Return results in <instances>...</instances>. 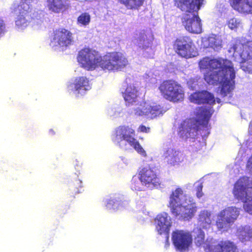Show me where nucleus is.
Masks as SVG:
<instances>
[{"mask_svg":"<svg viewBox=\"0 0 252 252\" xmlns=\"http://www.w3.org/2000/svg\"><path fill=\"white\" fill-rule=\"evenodd\" d=\"M142 182L146 188H157L160 185V180L154 171L148 167L142 168L138 172Z\"/></svg>","mask_w":252,"mask_h":252,"instance_id":"412c9836","label":"nucleus"},{"mask_svg":"<svg viewBox=\"0 0 252 252\" xmlns=\"http://www.w3.org/2000/svg\"><path fill=\"white\" fill-rule=\"evenodd\" d=\"M80 65L87 70L101 68L103 70H121L128 64V61L121 53L113 52L100 56L95 50L85 48L77 56Z\"/></svg>","mask_w":252,"mask_h":252,"instance_id":"f03ea898","label":"nucleus"},{"mask_svg":"<svg viewBox=\"0 0 252 252\" xmlns=\"http://www.w3.org/2000/svg\"><path fill=\"white\" fill-rule=\"evenodd\" d=\"M169 204L172 214L180 220H189L196 211L193 197L184 193L183 189L180 187L172 191L169 197Z\"/></svg>","mask_w":252,"mask_h":252,"instance_id":"7ed1b4c3","label":"nucleus"},{"mask_svg":"<svg viewBox=\"0 0 252 252\" xmlns=\"http://www.w3.org/2000/svg\"><path fill=\"white\" fill-rule=\"evenodd\" d=\"M6 32V26L3 20L0 19V38L2 37Z\"/></svg>","mask_w":252,"mask_h":252,"instance_id":"58836bf2","label":"nucleus"},{"mask_svg":"<svg viewBox=\"0 0 252 252\" xmlns=\"http://www.w3.org/2000/svg\"><path fill=\"white\" fill-rule=\"evenodd\" d=\"M232 8L242 14H252V0H229Z\"/></svg>","mask_w":252,"mask_h":252,"instance_id":"5701e85b","label":"nucleus"},{"mask_svg":"<svg viewBox=\"0 0 252 252\" xmlns=\"http://www.w3.org/2000/svg\"><path fill=\"white\" fill-rule=\"evenodd\" d=\"M67 0H47L46 6L48 10L54 13L63 12L67 8Z\"/></svg>","mask_w":252,"mask_h":252,"instance_id":"a878e982","label":"nucleus"},{"mask_svg":"<svg viewBox=\"0 0 252 252\" xmlns=\"http://www.w3.org/2000/svg\"><path fill=\"white\" fill-rule=\"evenodd\" d=\"M174 48L179 55L186 59L195 57L197 55L194 45L188 37L177 39L174 44Z\"/></svg>","mask_w":252,"mask_h":252,"instance_id":"2eb2a0df","label":"nucleus"},{"mask_svg":"<svg viewBox=\"0 0 252 252\" xmlns=\"http://www.w3.org/2000/svg\"><path fill=\"white\" fill-rule=\"evenodd\" d=\"M195 244L198 247H202L206 252H210L215 240L212 238H208L205 240L204 232L199 227H196L192 231Z\"/></svg>","mask_w":252,"mask_h":252,"instance_id":"4be33fe9","label":"nucleus"},{"mask_svg":"<svg viewBox=\"0 0 252 252\" xmlns=\"http://www.w3.org/2000/svg\"><path fill=\"white\" fill-rule=\"evenodd\" d=\"M130 188L132 190L135 191H143L147 189L145 184L142 182L139 173L137 175H134L132 177L130 183Z\"/></svg>","mask_w":252,"mask_h":252,"instance_id":"7c9ffc66","label":"nucleus"},{"mask_svg":"<svg viewBox=\"0 0 252 252\" xmlns=\"http://www.w3.org/2000/svg\"><path fill=\"white\" fill-rule=\"evenodd\" d=\"M203 184L201 181H198L194 184V190L197 198L200 199L203 196L202 192Z\"/></svg>","mask_w":252,"mask_h":252,"instance_id":"c9c22d12","label":"nucleus"},{"mask_svg":"<svg viewBox=\"0 0 252 252\" xmlns=\"http://www.w3.org/2000/svg\"><path fill=\"white\" fill-rule=\"evenodd\" d=\"M213 220V217L211 212L204 210L199 214L198 223L200 226L207 229L211 227Z\"/></svg>","mask_w":252,"mask_h":252,"instance_id":"cd10ccee","label":"nucleus"},{"mask_svg":"<svg viewBox=\"0 0 252 252\" xmlns=\"http://www.w3.org/2000/svg\"><path fill=\"white\" fill-rule=\"evenodd\" d=\"M216 101L218 103H220V100L219 98H217Z\"/></svg>","mask_w":252,"mask_h":252,"instance_id":"c03bdc74","label":"nucleus"},{"mask_svg":"<svg viewBox=\"0 0 252 252\" xmlns=\"http://www.w3.org/2000/svg\"><path fill=\"white\" fill-rule=\"evenodd\" d=\"M213 113L209 108H200L197 110L195 119H189L181 123L178 129V136L184 141L194 142L197 135L198 125L206 126Z\"/></svg>","mask_w":252,"mask_h":252,"instance_id":"20e7f679","label":"nucleus"},{"mask_svg":"<svg viewBox=\"0 0 252 252\" xmlns=\"http://www.w3.org/2000/svg\"><path fill=\"white\" fill-rule=\"evenodd\" d=\"M158 89L162 96L170 102H178L184 99V89L175 81H164L159 85Z\"/></svg>","mask_w":252,"mask_h":252,"instance_id":"9d476101","label":"nucleus"},{"mask_svg":"<svg viewBox=\"0 0 252 252\" xmlns=\"http://www.w3.org/2000/svg\"><path fill=\"white\" fill-rule=\"evenodd\" d=\"M135 131L129 126L117 127L113 132L111 139L113 142L121 149L126 150L128 145L132 147L141 156L146 158L147 153L139 142L135 138Z\"/></svg>","mask_w":252,"mask_h":252,"instance_id":"423d86ee","label":"nucleus"},{"mask_svg":"<svg viewBox=\"0 0 252 252\" xmlns=\"http://www.w3.org/2000/svg\"><path fill=\"white\" fill-rule=\"evenodd\" d=\"M56 133L55 130L53 129H50L49 130V134L50 135H55Z\"/></svg>","mask_w":252,"mask_h":252,"instance_id":"37998d69","label":"nucleus"},{"mask_svg":"<svg viewBox=\"0 0 252 252\" xmlns=\"http://www.w3.org/2000/svg\"><path fill=\"white\" fill-rule=\"evenodd\" d=\"M73 42L72 33L64 29H60L54 32L50 45L55 50L71 45Z\"/></svg>","mask_w":252,"mask_h":252,"instance_id":"f3484780","label":"nucleus"},{"mask_svg":"<svg viewBox=\"0 0 252 252\" xmlns=\"http://www.w3.org/2000/svg\"><path fill=\"white\" fill-rule=\"evenodd\" d=\"M105 1V0H100V2H101V3H102L103 1Z\"/></svg>","mask_w":252,"mask_h":252,"instance_id":"49530a36","label":"nucleus"},{"mask_svg":"<svg viewBox=\"0 0 252 252\" xmlns=\"http://www.w3.org/2000/svg\"><path fill=\"white\" fill-rule=\"evenodd\" d=\"M119 203H120V204H122L123 205V209L128 204V202L126 201V200H125L124 198L123 200H122V201L121 202H116V203H115V205H118L119 204Z\"/></svg>","mask_w":252,"mask_h":252,"instance_id":"79ce46f5","label":"nucleus"},{"mask_svg":"<svg viewBox=\"0 0 252 252\" xmlns=\"http://www.w3.org/2000/svg\"><path fill=\"white\" fill-rule=\"evenodd\" d=\"M222 42L221 36L217 34H212L202 39V45L204 48H211L216 51L222 47Z\"/></svg>","mask_w":252,"mask_h":252,"instance_id":"b1692460","label":"nucleus"},{"mask_svg":"<svg viewBox=\"0 0 252 252\" xmlns=\"http://www.w3.org/2000/svg\"><path fill=\"white\" fill-rule=\"evenodd\" d=\"M189 99L191 102L194 103L201 104L206 103L208 106L200 107V108H206L207 109L211 108L214 111L211 105L215 104L216 100L214 95L209 92L203 91L193 93L190 95ZM200 107H198L196 109V111ZM196 112H195V113Z\"/></svg>","mask_w":252,"mask_h":252,"instance_id":"aec40b11","label":"nucleus"},{"mask_svg":"<svg viewBox=\"0 0 252 252\" xmlns=\"http://www.w3.org/2000/svg\"><path fill=\"white\" fill-rule=\"evenodd\" d=\"M77 182H78V184H82V181L81 180H78Z\"/></svg>","mask_w":252,"mask_h":252,"instance_id":"a18cd8bd","label":"nucleus"},{"mask_svg":"<svg viewBox=\"0 0 252 252\" xmlns=\"http://www.w3.org/2000/svg\"><path fill=\"white\" fill-rule=\"evenodd\" d=\"M189 88L192 90L196 89L198 86V79L197 77L190 78L187 82Z\"/></svg>","mask_w":252,"mask_h":252,"instance_id":"e433bc0d","label":"nucleus"},{"mask_svg":"<svg viewBox=\"0 0 252 252\" xmlns=\"http://www.w3.org/2000/svg\"><path fill=\"white\" fill-rule=\"evenodd\" d=\"M226 25L230 30L236 31L242 28L243 23L240 18L231 17L227 19Z\"/></svg>","mask_w":252,"mask_h":252,"instance_id":"473e14b6","label":"nucleus"},{"mask_svg":"<svg viewBox=\"0 0 252 252\" xmlns=\"http://www.w3.org/2000/svg\"><path fill=\"white\" fill-rule=\"evenodd\" d=\"M162 156L165 162L173 166L179 165L184 161L185 158L181 151L172 146L165 148Z\"/></svg>","mask_w":252,"mask_h":252,"instance_id":"6ab92c4d","label":"nucleus"},{"mask_svg":"<svg viewBox=\"0 0 252 252\" xmlns=\"http://www.w3.org/2000/svg\"><path fill=\"white\" fill-rule=\"evenodd\" d=\"M133 114L136 117H145L154 119L162 116L166 110L155 102H145L133 108Z\"/></svg>","mask_w":252,"mask_h":252,"instance_id":"f8f14e48","label":"nucleus"},{"mask_svg":"<svg viewBox=\"0 0 252 252\" xmlns=\"http://www.w3.org/2000/svg\"><path fill=\"white\" fill-rule=\"evenodd\" d=\"M152 36L142 32L138 37H134L132 42L139 49L142 56L148 58L153 57L154 55V51L152 48Z\"/></svg>","mask_w":252,"mask_h":252,"instance_id":"dca6fc26","label":"nucleus"},{"mask_svg":"<svg viewBox=\"0 0 252 252\" xmlns=\"http://www.w3.org/2000/svg\"><path fill=\"white\" fill-rule=\"evenodd\" d=\"M91 16L88 13L81 14L77 18V24L80 26H86L90 22Z\"/></svg>","mask_w":252,"mask_h":252,"instance_id":"f704fd0d","label":"nucleus"},{"mask_svg":"<svg viewBox=\"0 0 252 252\" xmlns=\"http://www.w3.org/2000/svg\"><path fill=\"white\" fill-rule=\"evenodd\" d=\"M199 66L208 84H220L218 93L222 96H226L233 90L235 71L231 62L222 58L206 57L200 61Z\"/></svg>","mask_w":252,"mask_h":252,"instance_id":"f257e3e1","label":"nucleus"},{"mask_svg":"<svg viewBox=\"0 0 252 252\" xmlns=\"http://www.w3.org/2000/svg\"><path fill=\"white\" fill-rule=\"evenodd\" d=\"M236 235L242 242L252 240V229L249 226H241L237 228Z\"/></svg>","mask_w":252,"mask_h":252,"instance_id":"c756f323","label":"nucleus"},{"mask_svg":"<svg viewBox=\"0 0 252 252\" xmlns=\"http://www.w3.org/2000/svg\"><path fill=\"white\" fill-rule=\"evenodd\" d=\"M91 88L90 81L85 76L77 77L67 84V92L77 97L85 95Z\"/></svg>","mask_w":252,"mask_h":252,"instance_id":"ddd939ff","label":"nucleus"},{"mask_svg":"<svg viewBox=\"0 0 252 252\" xmlns=\"http://www.w3.org/2000/svg\"><path fill=\"white\" fill-rule=\"evenodd\" d=\"M210 252H237L233 243L229 241H220L218 245L213 244Z\"/></svg>","mask_w":252,"mask_h":252,"instance_id":"bb28decb","label":"nucleus"},{"mask_svg":"<svg viewBox=\"0 0 252 252\" xmlns=\"http://www.w3.org/2000/svg\"><path fill=\"white\" fill-rule=\"evenodd\" d=\"M171 239L175 249L180 252L188 251L192 242L191 233L184 230H176L173 231Z\"/></svg>","mask_w":252,"mask_h":252,"instance_id":"4468645a","label":"nucleus"},{"mask_svg":"<svg viewBox=\"0 0 252 252\" xmlns=\"http://www.w3.org/2000/svg\"><path fill=\"white\" fill-rule=\"evenodd\" d=\"M233 52V57L240 63L241 68L245 72L252 74V62L246 61L252 59V40H248L244 43L236 41L229 50Z\"/></svg>","mask_w":252,"mask_h":252,"instance_id":"6e6552de","label":"nucleus"},{"mask_svg":"<svg viewBox=\"0 0 252 252\" xmlns=\"http://www.w3.org/2000/svg\"><path fill=\"white\" fill-rule=\"evenodd\" d=\"M122 93L127 105H133L137 102V90L134 85H128Z\"/></svg>","mask_w":252,"mask_h":252,"instance_id":"393cba45","label":"nucleus"},{"mask_svg":"<svg viewBox=\"0 0 252 252\" xmlns=\"http://www.w3.org/2000/svg\"><path fill=\"white\" fill-rule=\"evenodd\" d=\"M107 113L110 117H117L122 115L123 109L120 105L114 104L107 107Z\"/></svg>","mask_w":252,"mask_h":252,"instance_id":"72a5a7b5","label":"nucleus"},{"mask_svg":"<svg viewBox=\"0 0 252 252\" xmlns=\"http://www.w3.org/2000/svg\"><path fill=\"white\" fill-rule=\"evenodd\" d=\"M124 196L120 194L115 195L113 196L106 198L104 200V204L108 210L117 211L123 209V205L119 204L115 205L116 202H121L123 200Z\"/></svg>","mask_w":252,"mask_h":252,"instance_id":"c85d7f7f","label":"nucleus"},{"mask_svg":"<svg viewBox=\"0 0 252 252\" xmlns=\"http://www.w3.org/2000/svg\"><path fill=\"white\" fill-rule=\"evenodd\" d=\"M28 1L21 0L19 3L14 2L11 6V12L14 15V27L16 31H24L30 24L28 14L30 5Z\"/></svg>","mask_w":252,"mask_h":252,"instance_id":"1a4fd4ad","label":"nucleus"},{"mask_svg":"<svg viewBox=\"0 0 252 252\" xmlns=\"http://www.w3.org/2000/svg\"><path fill=\"white\" fill-rule=\"evenodd\" d=\"M240 215V209L235 206H227L218 214L216 224L220 231H227L237 219Z\"/></svg>","mask_w":252,"mask_h":252,"instance_id":"9b49d317","label":"nucleus"},{"mask_svg":"<svg viewBox=\"0 0 252 252\" xmlns=\"http://www.w3.org/2000/svg\"><path fill=\"white\" fill-rule=\"evenodd\" d=\"M155 230L159 235L165 234L167 236V240L169 239V233L172 225L171 217L166 212L158 214L154 220Z\"/></svg>","mask_w":252,"mask_h":252,"instance_id":"a211bd4d","label":"nucleus"},{"mask_svg":"<svg viewBox=\"0 0 252 252\" xmlns=\"http://www.w3.org/2000/svg\"><path fill=\"white\" fill-rule=\"evenodd\" d=\"M137 131L143 133H149L150 131V128L141 125L137 128Z\"/></svg>","mask_w":252,"mask_h":252,"instance_id":"ea45409f","label":"nucleus"},{"mask_svg":"<svg viewBox=\"0 0 252 252\" xmlns=\"http://www.w3.org/2000/svg\"><path fill=\"white\" fill-rule=\"evenodd\" d=\"M127 9L137 10L143 4L144 0H118Z\"/></svg>","mask_w":252,"mask_h":252,"instance_id":"2f4dec72","label":"nucleus"},{"mask_svg":"<svg viewBox=\"0 0 252 252\" xmlns=\"http://www.w3.org/2000/svg\"><path fill=\"white\" fill-rule=\"evenodd\" d=\"M241 150H240V151H239V154H240V153H241Z\"/></svg>","mask_w":252,"mask_h":252,"instance_id":"de8ad7c7","label":"nucleus"},{"mask_svg":"<svg viewBox=\"0 0 252 252\" xmlns=\"http://www.w3.org/2000/svg\"><path fill=\"white\" fill-rule=\"evenodd\" d=\"M249 134L250 137L246 140L245 143H243L244 146H246L248 147H250L251 146V144H252V121L250 124Z\"/></svg>","mask_w":252,"mask_h":252,"instance_id":"4c0bfd02","label":"nucleus"},{"mask_svg":"<svg viewBox=\"0 0 252 252\" xmlns=\"http://www.w3.org/2000/svg\"><path fill=\"white\" fill-rule=\"evenodd\" d=\"M247 169L248 171L252 174V155L249 158L247 164Z\"/></svg>","mask_w":252,"mask_h":252,"instance_id":"a19ab883","label":"nucleus"},{"mask_svg":"<svg viewBox=\"0 0 252 252\" xmlns=\"http://www.w3.org/2000/svg\"><path fill=\"white\" fill-rule=\"evenodd\" d=\"M176 0L178 7L186 12L182 18V23L186 30L190 33H200L202 25L196 11L199 9L204 0Z\"/></svg>","mask_w":252,"mask_h":252,"instance_id":"39448f33","label":"nucleus"},{"mask_svg":"<svg viewBox=\"0 0 252 252\" xmlns=\"http://www.w3.org/2000/svg\"><path fill=\"white\" fill-rule=\"evenodd\" d=\"M233 193L235 198L244 202V210L252 215V178H240L235 184Z\"/></svg>","mask_w":252,"mask_h":252,"instance_id":"0eeeda50","label":"nucleus"}]
</instances>
